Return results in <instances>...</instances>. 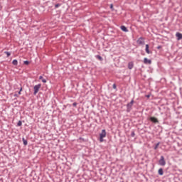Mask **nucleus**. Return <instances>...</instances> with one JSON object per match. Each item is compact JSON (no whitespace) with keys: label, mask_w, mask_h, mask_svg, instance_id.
Instances as JSON below:
<instances>
[{"label":"nucleus","mask_w":182,"mask_h":182,"mask_svg":"<svg viewBox=\"0 0 182 182\" xmlns=\"http://www.w3.org/2000/svg\"><path fill=\"white\" fill-rule=\"evenodd\" d=\"M133 103H134V100H132V101L127 105V113H130V112H132V107H133Z\"/></svg>","instance_id":"f257e3e1"},{"label":"nucleus","mask_w":182,"mask_h":182,"mask_svg":"<svg viewBox=\"0 0 182 182\" xmlns=\"http://www.w3.org/2000/svg\"><path fill=\"white\" fill-rule=\"evenodd\" d=\"M41 86H42L41 84H38L34 86V87H33V89H34L33 95H36L38 94V92H39V89H41Z\"/></svg>","instance_id":"f03ea898"},{"label":"nucleus","mask_w":182,"mask_h":182,"mask_svg":"<svg viewBox=\"0 0 182 182\" xmlns=\"http://www.w3.org/2000/svg\"><path fill=\"white\" fill-rule=\"evenodd\" d=\"M159 166H166V160L164 159V156H161V158L159 161Z\"/></svg>","instance_id":"7ed1b4c3"},{"label":"nucleus","mask_w":182,"mask_h":182,"mask_svg":"<svg viewBox=\"0 0 182 182\" xmlns=\"http://www.w3.org/2000/svg\"><path fill=\"white\" fill-rule=\"evenodd\" d=\"M137 43H138V45H144V40L143 37H140L137 40Z\"/></svg>","instance_id":"20e7f679"},{"label":"nucleus","mask_w":182,"mask_h":182,"mask_svg":"<svg viewBox=\"0 0 182 182\" xmlns=\"http://www.w3.org/2000/svg\"><path fill=\"white\" fill-rule=\"evenodd\" d=\"M144 63H145V65H151V60H149L147 58H145L144 59Z\"/></svg>","instance_id":"39448f33"},{"label":"nucleus","mask_w":182,"mask_h":182,"mask_svg":"<svg viewBox=\"0 0 182 182\" xmlns=\"http://www.w3.org/2000/svg\"><path fill=\"white\" fill-rule=\"evenodd\" d=\"M150 120L152 122V123H159V119L154 117H151Z\"/></svg>","instance_id":"423d86ee"},{"label":"nucleus","mask_w":182,"mask_h":182,"mask_svg":"<svg viewBox=\"0 0 182 182\" xmlns=\"http://www.w3.org/2000/svg\"><path fill=\"white\" fill-rule=\"evenodd\" d=\"M176 36L177 38V41H181L182 38V33H176Z\"/></svg>","instance_id":"0eeeda50"},{"label":"nucleus","mask_w":182,"mask_h":182,"mask_svg":"<svg viewBox=\"0 0 182 182\" xmlns=\"http://www.w3.org/2000/svg\"><path fill=\"white\" fill-rule=\"evenodd\" d=\"M100 137H106V129L102 130V133L100 134Z\"/></svg>","instance_id":"6e6552de"},{"label":"nucleus","mask_w":182,"mask_h":182,"mask_svg":"<svg viewBox=\"0 0 182 182\" xmlns=\"http://www.w3.org/2000/svg\"><path fill=\"white\" fill-rule=\"evenodd\" d=\"M121 30L123 31V32H129V29H127V28L124 26H121Z\"/></svg>","instance_id":"1a4fd4ad"},{"label":"nucleus","mask_w":182,"mask_h":182,"mask_svg":"<svg viewBox=\"0 0 182 182\" xmlns=\"http://www.w3.org/2000/svg\"><path fill=\"white\" fill-rule=\"evenodd\" d=\"M145 51L148 55H150L151 52L150 50H149V44L146 45V48H145Z\"/></svg>","instance_id":"9d476101"},{"label":"nucleus","mask_w":182,"mask_h":182,"mask_svg":"<svg viewBox=\"0 0 182 182\" xmlns=\"http://www.w3.org/2000/svg\"><path fill=\"white\" fill-rule=\"evenodd\" d=\"M158 173L159 174V176H163V174H164V171H163V168H159L158 171Z\"/></svg>","instance_id":"9b49d317"},{"label":"nucleus","mask_w":182,"mask_h":182,"mask_svg":"<svg viewBox=\"0 0 182 182\" xmlns=\"http://www.w3.org/2000/svg\"><path fill=\"white\" fill-rule=\"evenodd\" d=\"M133 66H134L133 62H129V63H128V69L132 70V68H133Z\"/></svg>","instance_id":"f8f14e48"},{"label":"nucleus","mask_w":182,"mask_h":182,"mask_svg":"<svg viewBox=\"0 0 182 182\" xmlns=\"http://www.w3.org/2000/svg\"><path fill=\"white\" fill-rule=\"evenodd\" d=\"M39 80H42L43 83H46V82H47L46 79L43 78V77L42 75H41L39 77Z\"/></svg>","instance_id":"ddd939ff"},{"label":"nucleus","mask_w":182,"mask_h":182,"mask_svg":"<svg viewBox=\"0 0 182 182\" xmlns=\"http://www.w3.org/2000/svg\"><path fill=\"white\" fill-rule=\"evenodd\" d=\"M12 64L14 65V66H18V60H14Z\"/></svg>","instance_id":"4468645a"},{"label":"nucleus","mask_w":182,"mask_h":182,"mask_svg":"<svg viewBox=\"0 0 182 182\" xmlns=\"http://www.w3.org/2000/svg\"><path fill=\"white\" fill-rule=\"evenodd\" d=\"M24 146H28V141L25 138L22 139Z\"/></svg>","instance_id":"2eb2a0df"},{"label":"nucleus","mask_w":182,"mask_h":182,"mask_svg":"<svg viewBox=\"0 0 182 182\" xmlns=\"http://www.w3.org/2000/svg\"><path fill=\"white\" fill-rule=\"evenodd\" d=\"M159 146H160V142H158L155 146L154 147V150H157V149H159Z\"/></svg>","instance_id":"dca6fc26"},{"label":"nucleus","mask_w":182,"mask_h":182,"mask_svg":"<svg viewBox=\"0 0 182 182\" xmlns=\"http://www.w3.org/2000/svg\"><path fill=\"white\" fill-rule=\"evenodd\" d=\"M96 58H97V59H98L99 60H103V58H102V56H100V55H96Z\"/></svg>","instance_id":"f3484780"},{"label":"nucleus","mask_w":182,"mask_h":182,"mask_svg":"<svg viewBox=\"0 0 182 182\" xmlns=\"http://www.w3.org/2000/svg\"><path fill=\"white\" fill-rule=\"evenodd\" d=\"M4 53H5V55H7L8 58H9V55H11V53H9L8 51H5Z\"/></svg>","instance_id":"a211bd4d"},{"label":"nucleus","mask_w":182,"mask_h":182,"mask_svg":"<svg viewBox=\"0 0 182 182\" xmlns=\"http://www.w3.org/2000/svg\"><path fill=\"white\" fill-rule=\"evenodd\" d=\"M134 136H136V134L134 133V131H132V132H131V136H132V137H134Z\"/></svg>","instance_id":"6ab92c4d"},{"label":"nucleus","mask_w":182,"mask_h":182,"mask_svg":"<svg viewBox=\"0 0 182 182\" xmlns=\"http://www.w3.org/2000/svg\"><path fill=\"white\" fill-rule=\"evenodd\" d=\"M61 5H62V4H55V9H58V8H59V6H60Z\"/></svg>","instance_id":"aec40b11"},{"label":"nucleus","mask_w":182,"mask_h":182,"mask_svg":"<svg viewBox=\"0 0 182 182\" xmlns=\"http://www.w3.org/2000/svg\"><path fill=\"white\" fill-rule=\"evenodd\" d=\"M105 137H103V136H100V143H103V139H104Z\"/></svg>","instance_id":"412c9836"},{"label":"nucleus","mask_w":182,"mask_h":182,"mask_svg":"<svg viewBox=\"0 0 182 182\" xmlns=\"http://www.w3.org/2000/svg\"><path fill=\"white\" fill-rule=\"evenodd\" d=\"M17 126H18V127L22 126V122L18 121V122L17 123Z\"/></svg>","instance_id":"4be33fe9"},{"label":"nucleus","mask_w":182,"mask_h":182,"mask_svg":"<svg viewBox=\"0 0 182 182\" xmlns=\"http://www.w3.org/2000/svg\"><path fill=\"white\" fill-rule=\"evenodd\" d=\"M23 63H24V65H29V61L25 60V61L23 62Z\"/></svg>","instance_id":"5701e85b"},{"label":"nucleus","mask_w":182,"mask_h":182,"mask_svg":"<svg viewBox=\"0 0 182 182\" xmlns=\"http://www.w3.org/2000/svg\"><path fill=\"white\" fill-rule=\"evenodd\" d=\"M73 107H76V106H77V103L74 102V103L73 104Z\"/></svg>","instance_id":"b1692460"},{"label":"nucleus","mask_w":182,"mask_h":182,"mask_svg":"<svg viewBox=\"0 0 182 182\" xmlns=\"http://www.w3.org/2000/svg\"><path fill=\"white\" fill-rule=\"evenodd\" d=\"M112 87H113V89H116V84H113V85H112Z\"/></svg>","instance_id":"393cba45"},{"label":"nucleus","mask_w":182,"mask_h":182,"mask_svg":"<svg viewBox=\"0 0 182 182\" xmlns=\"http://www.w3.org/2000/svg\"><path fill=\"white\" fill-rule=\"evenodd\" d=\"M110 9H113V4H110Z\"/></svg>","instance_id":"a878e982"},{"label":"nucleus","mask_w":182,"mask_h":182,"mask_svg":"<svg viewBox=\"0 0 182 182\" xmlns=\"http://www.w3.org/2000/svg\"><path fill=\"white\" fill-rule=\"evenodd\" d=\"M146 97L147 98L150 97V95H146Z\"/></svg>","instance_id":"bb28decb"},{"label":"nucleus","mask_w":182,"mask_h":182,"mask_svg":"<svg viewBox=\"0 0 182 182\" xmlns=\"http://www.w3.org/2000/svg\"><path fill=\"white\" fill-rule=\"evenodd\" d=\"M20 92H22V87L20 88Z\"/></svg>","instance_id":"cd10ccee"},{"label":"nucleus","mask_w":182,"mask_h":182,"mask_svg":"<svg viewBox=\"0 0 182 182\" xmlns=\"http://www.w3.org/2000/svg\"><path fill=\"white\" fill-rule=\"evenodd\" d=\"M18 95H21V91L18 92Z\"/></svg>","instance_id":"c85d7f7f"},{"label":"nucleus","mask_w":182,"mask_h":182,"mask_svg":"<svg viewBox=\"0 0 182 182\" xmlns=\"http://www.w3.org/2000/svg\"><path fill=\"white\" fill-rule=\"evenodd\" d=\"M158 49H160V46L158 47Z\"/></svg>","instance_id":"c756f323"}]
</instances>
